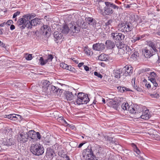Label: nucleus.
<instances>
[{
  "mask_svg": "<svg viewBox=\"0 0 160 160\" xmlns=\"http://www.w3.org/2000/svg\"><path fill=\"white\" fill-rule=\"evenodd\" d=\"M112 22V20H109L107 22H106L105 25L106 27L109 28L110 26H111V24Z\"/></svg>",
  "mask_w": 160,
  "mask_h": 160,
  "instance_id": "nucleus-46",
  "label": "nucleus"
},
{
  "mask_svg": "<svg viewBox=\"0 0 160 160\" xmlns=\"http://www.w3.org/2000/svg\"><path fill=\"white\" fill-rule=\"evenodd\" d=\"M67 69L69 70L70 71L72 72H75L76 71V70L75 69L74 67L71 66H68Z\"/></svg>",
  "mask_w": 160,
  "mask_h": 160,
  "instance_id": "nucleus-47",
  "label": "nucleus"
},
{
  "mask_svg": "<svg viewBox=\"0 0 160 160\" xmlns=\"http://www.w3.org/2000/svg\"><path fill=\"white\" fill-rule=\"evenodd\" d=\"M123 49L124 51V53H128V54H131V49L129 47L125 45Z\"/></svg>",
  "mask_w": 160,
  "mask_h": 160,
  "instance_id": "nucleus-36",
  "label": "nucleus"
},
{
  "mask_svg": "<svg viewBox=\"0 0 160 160\" xmlns=\"http://www.w3.org/2000/svg\"><path fill=\"white\" fill-rule=\"evenodd\" d=\"M77 26V24L76 23L72 22L69 24V30L73 33L78 32H79V30Z\"/></svg>",
  "mask_w": 160,
  "mask_h": 160,
  "instance_id": "nucleus-16",
  "label": "nucleus"
},
{
  "mask_svg": "<svg viewBox=\"0 0 160 160\" xmlns=\"http://www.w3.org/2000/svg\"><path fill=\"white\" fill-rule=\"evenodd\" d=\"M104 138L105 139V140H107V141H110V142L111 141H113V138H111L109 137L108 136L106 135H103Z\"/></svg>",
  "mask_w": 160,
  "mask_h": 160,
  "instance_id": "nucleus-48",
  "label": "nucleus"
},
{
  "mask_svg": "<svg viewBox=\"0 0 160 160\" xmlns=\"http://www.w3.org/2000/svg\"><path fill=\"white\" fill-rule=\"evenodd\" d=\"M138 53L137 52H135L131 55V58L133 59H135L138 56Z\"/></svg>",
  "mask_w": 160,
  "mask_h": 160,
  "instance_id": "nucleus-44",
  "label": "nucleus"
},
{
  "mask_svg": "<svg viewBox=\"0 0 160 160\" xmlns=\"http://www.w3.org/2000/svg\"><path fill=\"white\" fill-rule=\"evenodd\" d=\"M39 62L41 65H44L48 62L46 59H44L42 57H40L39 59Z\"/></svg>",
  "mask_w": 160,
  "mask_h": 160,
  "instance_id": "nucleus-37",
  "label": "nucleus"
},
{
  "mask_svg": "<svg viewBox=\"0 0 160 160\" xmlns=\"http://www.w3.org/2000/svg\"><path fill=\"white\" fill-rule=\"evenodd\" d=\"M117 89L119 91L121 92L128 91H132L131 90L128 88L124 87H122L120 86L117 87Z\"/></svg>",
  "mask_w": 160,
  "mask_h": 160,
  "instance_id": "nucleus-29",
  "label": "nucleus"
},
{
  "mask_svg": "<svg viewBox=\"0 0 160 160\" xmlns=\"http://www.w3.org/2000/svg\"><path fill=\"white\" fill-rule=\"evenodd\" d=\"M142 52L144 56L147 58H150L155 54V52L151 49H148L147 48H145L143 49Z\"/></svg>",
  "mask_w": 160,
  "mask_h": 160,
  "instance_id": "nucleus-11",
  "label": "nucleus"
},
{
  "mask_svg": "<svg viewBox=\"0 0 160 160\" xmlns=\"http://www.w3.org/2000/svg\"><path fill=\"white\" fill-rule=\"evenodd\" d=\"M105 5H106V6L104 8V12L106 15H109L113 13V11L112 9V8L114 9L118 8V6L112 3L108 2H100L99 3L98 9L102 14H103V9Z\"/></svg>",
  "mask_w": 160,
  "mask_h": 160,
  "instance_id": "nucleus-1",
  "label": "nucleus"
},
{
  "mask_svg": "<svg viewBox=\"0 0 160 160\" xmlns=\"http://www.w3.org/2000/svg\"><path fill=\"white\" fill-rule=\"evenodd\" d=\"M122 108L124 110H128L130 108V106L127 102H124L122 104Z\"/></svg>",
  "mask_w": 160,
  "mask_h": 160,
  "instance_id": "nucleus-34",
  "label": "nucleus"
},
{
  "mask_svg": "<svg viewBox=\"0 0 160 160\" xmlns=\"http://www.w3.org/2000/svg\"><path fill=\"white\" fill-rule=\"evenodd\" d=\"M53 58V57L51 54L49 55L47 57V58L46 59L48 61H48H52V59Z\"/></svg>",
  "mask_w": 160,
  "mask_h": 160,
  "instance_id": "nucleus-52",
  "label": "nucleus"
},
{
  "mask_svg": "<svg viewBox=\"0 0 160 160\" xmlns=\"http://www.w3.org/2000/svg\"><path fill=\"white\" fill-rule=\"evenodd\" d=\"M150 76L148 77V79L150 78H152L155 79L156 78L157 76V74L154 72H150L149 74Z\"/></svg>",
  "mask_w": 160,
  "mask_h": 160,
  "instance_id": "nucleus-42",
  "label": "nucleus"
},
{
  "mask_svg": "<svg viewBox=\"0 0 160 160\" xmlns=\"http://www.w3.org/2000/svg\"><path fill=\"white\" fill-rule=\"evenodd\" d=\"M116 45L118 49V52L120 54H124V51L123 48L125 46V44H123L120 41L116 42Z\"/></svg>",
  "mask_w": 160,
  "mask_h": 160,
  "instance_id": "nucleus-14",
  "label": "nucleus"
},
{
  "mask_svg": "<svg viewBox=\"0 0 160 160\" xmlns=\"http://www.w3.org/2000/svg\"><path fill=\"white\" fill-rule=\"evenodd\" d=\"M105 44L106 48L109 49H112L115 45L114 42L110 40H107L105 42Z\"/></svg>",
  "mask_w": 160,
  "mask_h": 160,
  "instance_id": "nucleus-25",
  "label": "nucleus"
},
{
  "mask_svg": "<svg viewBox=\"0 0 160 160\" xmlns=\"http://www.w3.org/2000/svg\"><path fill=\"white\" fill-rule=\"evenodd\" d=\"M118 30L124 32H131L133 29V27L132 23L129 22L122 23L118 25Z\"/></svg>",
  "mask_w": 160,
  "mask_h": 160,
  "instance_id": "nucleus-4",
  "label": "nucleus"
},
{
  "mask_svg": "<svg viewBox=\"0 0 160 160\" xmlns=\"http://www.w3.org/2000/svg\"><path fill=\"white\" fill-rule=\"evenodd\" d=\"M109 58L108 56L105 54H102L98 57V59L102 61L108 60Z\"/></svg>",
  "mask_w": 160,
  "mask_h": 160,
  "instance_id": "nucleus-28",
  "label": "nucleus"
},
{
  "mask_svg": "<svg viewBox=\"0 0 160 160\" xmlns=\"http://www.w3.org/2000/svg\"><path fill=\"white\" fill-rule=\"evenodd\" d=\"M145 86L148 89L151 88V84L149 83H146L145 84Z\"/></svg>",
  "mask_w": 160,
  "mask_h": 160,
  "instance_id": "nucleus-59",
  "label": "nucleus"
},
{
  "mask_svg": "<svg viewBox=\"0 0 160 160\" xmlns=\"http://www.w3.org/2000/svg\"><path fill=\"white\" fill-rule=\"evenodd\" d=\"M122 75L126 76H131L132 72V67L126 65L122 68Z\"/></svg>",
  "mask_w": 160,
  "mask_h": 160,
  "instance_id": "nucleus-10",
  "label": "nucleus"
},
{
  "mask_svg": "<svg viewBox=\"0 0 160 160\" xmlns=\"http://www.w3.org/2000/svg\"><path fill=\"white\" fill-rule=\"evenodd\" d=\"M131 146L132 147V149L134 152H135L138 155H139L141 153L140 150L138 148L137 146L134 143H131Z\"/></svg>",
  "mask_w": 160,
  "mask_h": 160,
  "instance_id": "nucleus-31",
  "label": "nucleus"
},
{
  "mask_svg": "<svg viewBox=\"0 0 160 160\" xmlns=\"http://www.w3.org/2000/svg\"><path fill=\"white\" fill-rule=\"evenodd\" d=\"M151 116V113L149 112V110L147 109L142 112L140 117L141 118L146 120L149 119Z\"/></svg>",
  "mask_w": 160,
  "mask_h": 160,
  "instance_id": "nucleus-20",
  "label": "nucleus"
},
{
  "mask_svg": "<svg viewBox=\"0 0 160 160\" xmlns=\"http://www.w3.org/2000/svg\"><path fill=\"white\" fill-rule=\"evenodd\" d=\"M64 95L65 99L67 101H71L73 100L75 98V96L72 92L69 91H65L64 92Z\"/></svg>",
  "mask_w": 160,
  "mask_h": 160,
  "instance_id": "nucleus-15",
  "label": "nucleus"
},
{
  "mask_svg": "<svg viewBox=\"0 0 160 160\" xmlns=\"http://www.w3.org/2000/svg\"><path fill=\"white\" fill-rule=\"evenodd\" d=\"M16 114H12L13 120H15L17 119L18 118L16 116Z\"/></svg>",
  "mask_w": 160,
  "mask_h": 160,
  "instance_id": "nucleus-63",
  "label": "nucleus"
},
{
  "mask_svg": "<svg viewBox=\"0 0 160 160\" xmlns=\"http://www.w3.org/2000/svg\"><path fill=\"white\" fill-rule=\"evenodd\" d=\"M49 90L51 93L54 95L59 96L60 94L62 92V90L59 89L58 87H56L53 85H51L49 87Z\"/></svg>",
  "mask_w": 160,
  "mask_h": 160,
  "instance_id": "nucleus-9",
  "label": "nucleus"
},
{
  "mask_svg": "<svg viewBox=\"0 0 160 160\" xmlns=\"http://www.w3.org/2000/svg\"><path fill=\"white\" fill-rule=\"evenodd\" d=\"M135 78H132V85L134 88L136 86H137V85H136L135 84Z\"/></svg>",
  "mask_w": 160,
  "mask_h": 160,
  "instance_id": "nucleus-56",
  "label": "nucleus"
},
{
  "mask_svg": "<svg viewBox=\"0 0 160 160\" xmlns=\"http://www.w3.org/2000/svg\"><path fill=\"white\" fill-rule=\"evenodd\" d=\"M28 20L24 17L23 15L22 18H19L18 20L17 24L21 30H23L25 28L28 29Z\"/></svg>",
  "mask_w": 160,
  "mask_h": 160,
  "instance_id": "nucleus-6",
  "label": "nucleus"
},
{
  "mask_svg": "<svg viewBox=\"0 0 160 160\" xmlns=\"http://www.w3.org/2000/svg\"><path fill=\"white\" fill-rule=\"evenodd\" d=\"M86 22L88 24L92 26L93 27L96 26V20L91 17H87L85 18Z\"/></svg>",
  "mask_w": 160,
  "mask_h": 160,
  "instance_id": "nucleus-22",
  "label": "nucleus"
},
{
  "mask_svg": "<svg viewBox=\"0 0 160 160\" xmlns=\"http://www.w3.org/2000/svg\"><path fill=\"white\" fill-rule=\"evenodd\" d=\"M28 135L26 132H22L18 136V140L21 143L26 142L28 140Z\"/></svg>",
  "mask_w": 160,
  "mask_h": 160,
  "instance_id": "nucleus-8",
  "label": "nucleus"
},
{
  "mask_svg": "<svg viewBox=\"0 0 160 160\" xmlns=\"http://www.w3.org/2000/svg\"><path fill=\"white\" fill-rule=\"evenodd\" d=\"M148 46L150 48V49L152 48V50L155 52H158V50L156 48V44L152 41H149L148 42Z\"/></svg>",
  "mask_w": 160,
  "mask_h": 160,
  "instance_id": "nucleus-27",
  "label": "nucleus"
},
{
  "mask_svg": "<svg viewBox=\"0 0 160 160\" xmlns=\"http://www.w3.org/2000/svg\"><path fill=\"white\" fill-rule=\"evenodd\" d=\"M30 150L33 154L36 156L42 155L44 151L43 146L38 143L35 142L31 145Z\"/></svg>",
  "mask_w": 160,
  "mask_h": 160,
  "instance_id": "nucleus-2",
  "label": "nucleus"
},
{
  "mask_svg": "<svg viewBox=\"0 0 160 160\" xmlns=\"http://www.w3.org/2000/svg\"><path fill=\"white\" fill-rule=\"evenodd\" d=\"M55 154L54 151L51 148H47L46 155L48 158H52Z\"/></svg>",
  "mask_w": 160,
  "mask_h": 160,
  "instance_id": "nucleus-19",
  "label": "nucleus"
},
{
  "mask_svg": "<svg viewBox=\"0 0 160 160\" xmlns=\"http://www.w3.org/2000/svg\"><path fill=\"white\" fill-rule=\"evenodd\" d=\"M110 37L115 42L116 41H122L125 38V35L122 33L114 32L111 33Z\"/></svg>",
  "mask_w": 160,
  "mask_h": 160,
  "instance_id": "nucleus-7",
  "label": "nucleus"
},
{
  "mask_svg": "<svg viewBox=\"0 0 160 160\" xmlns=\"http://www.w3.org/2000/svg\"><path fill=\"white\" fill-rule=\"evenodd\" d=\"M28 29H31L32 26H36L38 24H39L40 22V19L37 18H36L30 21L28 20Z\"/></svg>",
  "mask_w": 160,
  "mask_h": 160,
  "instance_id": "nucleus-12",
  "label": "nucleus"
},
{
  "mask_svg": "<svg viewBox=\"0 0 160 160\" xmlns=\"http://www.w3.org/2000/svg\"><path fill=\"white\" fill-rule=\"evenodd\" d=\"M36 14L33 13H32L31 14H27L24 15L25 18H26V19L30 20L32 18H33L36 16Z\"/></svg>",
  "mask_w": 160,
  "mask_h": 160,
  "instance_id": "nucleus-35",
  "label": "nucleus"
},
{
  "mask_svg": "<svg viewBox=\"0 0 160 160\" xmlns=\"http://www.w3.org/2000/svg\"><path fill=\"white\" fill-rule=\"evenodd\" d=\"M144 37V35H142L141 36H137V37H133L131 40L132 42H135L143 38Z\"/></svg>",
  "mask_w": 160,
  "mask_h": 160,
  "instance_id": "nucleus-33",
  "label": "nucleus"
},
{
  "mask_svg": "<svg viewBox=\"0 0 160 160\" xmlns=\"http://www.w3.org/2000/svg\"><path fill=\"white\" fill-rule=\"evenodd\" d=\"M85 53L88 55H90L92 53V51L86 47H85L84 49Z\"/></svg>",
  "mask_w": 160,
  "mask_h": 160,
  "instance_id": "nucleus-40",
  "label": "nucleus"
},
{
  "mask_svg": "<svg viewBox=\"0 0 160 160\" xmlns=\"http://www.w3.org/2000/svg\"><path fill=\"white\" fill-rule=\"evenodd\" d=\"M105 45L102 43H96L93 44L92 46L93 49L96 51H101L103 50Z\"/></svg>",
  "mask_w": 160,
  "mask_h": 160,
  "instance_id": "nucleus-13",
  "label": "nucleus"
},
{
  "mask_svg": "<svg viewBox=\"0 0 160 160\" xmlns=\"http://www.w3.org/2000/svg\"><path fill=\"white\" fill-rule=\"evenodd\" d=\"M7 117L9 119L13 120L12 114L8 115V116Z\"/></svg>",
  "mask_w": 160,
  "mask_h": 160,
  "instance_id": "nucleus-60",
  "label": "nucleus"
},
{
  "mask_svg": "<svg viewBox=\"0 0 160 160\" xmlns=\"http://www.w3.org/2000/svg\"><path fill=\"white\" fill-rule=\"evenodd\" d=\"M130 112L132 114H136L137 111V108L134 107H130L129 108Z\"/></svg>",
  "mask_w": 160,
  "mask_h": 160,
  "instance_id": "nucleus-39",
  "label": "nucleus"
},
{
  "mask_svg": "<svg viewBox=\"0 0 160 160\" xmlns=\"http://www.w3.org/2000/svg\"><path fill=\"white\" fill-rule=\"evenodd\" d=\"M89 101V99L87 94L82 92H79L77 95L76 103L78 105L87 104Z\"/></svg>",
  "mask_w": 160,
  "mask_h": 160,
  "instance_id": "nucleus-3",
  "label": "nucleus"
},
{
  "mask_svg": "<svg viewBox=\"0 0 160 160\" xmlns=\"http://www.w3.org/2000/svg\"><path fill=\"white\" fill-rule=\"evenodd\" d=\"M113 141H111V142H112V143H114L116 145H117L118 144V142H116L115 140V138H113Z\"/></svg>",
  "mask_w": 160,
  "mask_h": 160,
  "instance_id": "nucleus-61",
  "label": "nucleus"
},
{
  "mask_svg": "<svg viewBox=\"0 0 160 160\" xmlns=\"http://www.w3.org/2000/svg\"><path fill=\"white\" fill-rule=\"evenodd\" d=\"M150 96L152 98H158L160 97L159 94L155 92H154L152 94H150Z\"/></svg>",
  "mask_w": 160,
  "mask_h": 160,
  "instance_id": "nucleus-41",
  "label": "nucleus"
},
{
  "mask_svg": "<svg viewBox=\"0 0 160 160\" xmlns=\"http://www.w3.org/2000/svg\"><path fill=\"white\" fill-rule=\"evenodd\" d=\"M84 69L86 71H88L89 70V67L87 66H84Z\"/></svg>",
  "mask_w": 160,
  "mask_h": 160,
  "instance_id": "nucleus-62",
  "label": "nucleus"
},
{
  "mask_svg": "<svg viewBox=\"0 0 160 160\" xmlns=\"http://www.w3.org/2000/svg\"><path fill=\"white\" fill-rule=\"evenodd\" d=\"M122 68L117 69L114 70V74L116 78H119L122 75Z\"/></svg>",
  "mask_w": 160,
  "mask_h": 160,
  "instance_id": "nucleus-26",
  "label": "nucleus"
},
{
  "mask_svg": "<svg viewBox=\"0 0 160 160\" xmlns=\"http://www.w3.org/2000/svg\"><path fill=\"white\" fill-rule=\"evenodd\" d=\"M11 132V129H10L8 128L5 127L3 130L2 132L6 135H8Z\"/></svg>",
  "mask_w": 160,
  "mask_h": 160,
  "instance_id": "nucleus-38",
  "label": "nucleus"
},
{
  "mask_svg": "<svg viewBox=\"0 0 160 160\" xmlns=\"http://www.w3.org/2000/svg\"><path fill=\"white\" fill-rule=\"evenodd\" d=\"M35 141H36L37 139H40L41 138V135L38 132H35Z\"/></svg>",
  "mask_w": 160,
  "mask_h": 160,
  "instance_id": "nucleus-49",
  "label": "nucleus"
},
{
  "mask_svg": "<svg viewBox=\"0 0 160 160\" xmlns=\"http://www.w3.org/2000/svg\"><path fill=\"white\" fill-rule=\"evenodd\" d=\"M59 29H60V32L64 34L68 33L69 30V28L66 24H64L60 26Z\"/></svg>",
  "mask_w": 160,
  "mask_h": 160,
  "instance_id": "nucleus-23",
  "label": "nucleus"
},
{
  "mask_svg": "<svg viewBox=\"0 0 160 160\" xmlns=\"http://www.w3.org/2000/svg\"><path fill=\"white\" fill-rule=\"evenodd\" d=\"M94 75L95 76H97L98 78H102V76L99 73L97 72H94Z\"/></svg>",
  "mask_w": 160,
  "mask_h": 160,
  "instance_id": "nucleus-51",
  "label": "nucleus"
},
{
  "mask_svg": "<svg viewBox=\"0 0 160 160\" xmlns=\"http://www.w3.org/2000/svg\"><path fill=\"white\" fill-rule=\"evenodd\" d=\"M41 32L45 35L50 33L51 32V29L49 26L47 25H43L41 28Z\"/></svg>",
  "mask_w": 160,
  "mask_h": 160,
  "instance_id": "nucleus-18",
  "label": "nucleus"
},
{
  "mask_svg": "<svg viewBox=\"0 0 160 160\" xmlns=\"http://www.w3.org/2000/svg\"><path fill=\"white\" fill-rule=\"evenodd\" d=\"M13 22L12 20H8L7 22H6V24L10 26L11 24H13Z\"/></svg>",
  "mask_w": 160,
  "mask_h": 160,
  "instance_id": "nucleus-53",
  "label": "nucleus"
},
{
  "mask_svg": "<svg viewBox=\"0 0 160 160\" xmlns=\"http://www.w3.org/2000/svg\"><path fill=\"white\" fill-rule=\"evenodd\" d=\"M135 78H132V85L134 88L136 86H137V85H136L135 84Z\"/></svg>",
  "mask_w": 160,
  "mask_h": 160,
  "instance_id": "nucleus-55",
  "label": "nucleus"
},
{
  "mask_svg": "<svg viewBox=\"0 0 160 160\" xmlns=\"http://www.w3.org/2000/svg\"><path fill=\"white\" fill-rule=\"evenodd\" d=\"M110 104H111V106L113 107L114 108L116 109L118 108V104L116 102L112 101L110 102Z\"/></svg>",
  "mask_w": 160,
  "mask_h": 160,
  "instance_id": "nucleus-43",
  "label": "nucleus"
},
{
  "mask_svg": "<svg viewBox=\"0 0 160 160\" xmlns=\"http://www.w3.org/2000/svg\"><path fill=\"white\" fill-rule=\"evenodd\" d=\"M3 144L7 146L13 145L15 143L14 140L12 138L4 139L3 140Z\"/></svg>",
  "mask_w": 160,
  "mask_h": 160,
  "instance_id": "nucleus-24",
  "label": "nucleus"
},
{
  "mask_svg": "<svg viewBox=\"0 0 160 160\" xmlns=\"http://www.w3.org/2000/svg\"><path fill=\"white\" fill-rule=\"evenodd\" d=\"M0 46L5 48L6 47V46H5V45L4 43L2 42H1L0 40Z\"/></svg>",
  "mask_w": 160,
  "mask_h": 160,
  "instance_id": "nucleus-58",
  "label": "nucleus"
},
{
  "mask_svg": "<svg viewBox=\"0 0 160 160\" xmlns=\"http://www.w3.org/2000/svg\"><path fill=\"white\" fill-rule=\"evenodd\" d=\"M26 59L27 60H30L32 58V54H27L26 55Z\"/></svg>",
  "mask_w": 160,
  "mask_h": 160,
  "instance_id": "nucleus-45",
  "label": "nucleus"
},
{
  "mask_svg": "<svg viewBox=\"0 0 160 160\" xmlns=\"http://www.w3.org/2000/svg\"><path fill=\"white\" fill-rule=\"evenodd\" d=\"M53 36L55 38V41L57 43L59 42L61 40L62 35V34L58 31L55 32L53 33Z\"/></svg>",
  "mask_w": 160,
  "mask_h": 160,
  "instance_id": "nucleus-21",
  "label": "nucleus"
},
{
  "mask_svg": "<svg viewBox=\"0 0 160 160\" xmlns=\"http://www.w3.org/2000/svg\"><path fill=\"white\" fill-rule=\"evenodd\" d=\"M68 65L65 64L64 63H61L60 64V66L61 67L63 68L66 69H67V67Z\"/></svg>",
  "mask_w": 160,
  "mask_h": 160,
  "instance_id": "nucleus-50",
  "label": "nucleus"
},
{
  "mask_svg": "<svg viewBox=\"0 0 160 160\" xmlns=\"http://www.w3.org/2000/svg\"><path fill=\"white\" fill-rule=\"evenodd\" d=\"M148 80L151 81L153 86L152 87V89L155 90L156 89V87H157L158 85V84L156 82L155 79H153L152 78H149Z\"/></svg>",
  "mask_w": 160,
  "mask_h": 160,
  "instance_id": "nucleus-32",
  "label": "nucleus"
},
{
  "mask_svg": "<svg viewBox=\"0 0 160 160\" xmlns=\"http://www.w3.org/2000/svg\"><path fill=\"white\" fill-rule=\"evenodd\" d=\"M134 88L138 91L141 92L142 90V89L141 88H139L138 86L137 85Z\"/></svg>",
  "mask_w": 160,
  "mask_h": 160,
  "instance_id": "nucleus-57",
  "label": "nucleus"
},
{
  "mask_svg": "<svg viewBox=\"0 0 160 160\" xmlns=\"http://www.w3.org/2000/svg\"><path fill=\"white\" fill-rule=\"evenodd\" d=\"M42 84L43 85L42 87L47 89L48 88L49 89V87L50 86L51 83L49 81L47 80H44L42 81Z\"/></svg>",
  "mask_w": 160,
  "mask_h": 160,
  "instance_id": "nucleus-30",
  "label": "nucleus"
},
{
  "mask_svg": "<svg viewBox=\"0 0 160 160\" xmlns=\"http://www.w3.org/2000/svg\"><path fill=\"white\" fill-rule=\"evenodd\" d=\"M15 28V27L14 25L12 24L10 27V29L11 30H13Z\"/></svg>",
  "mask_w": 160,
  "mask_h": 160,
  "instance_id": "nucleus-64",
  "label": "nucleus"
},
{
  "mask_svg": "<svg viewBox=\"0 0 160 160\" xmlns=\"http://www.w3.org/2000/svg\"><path fill=\"white\" fill-rule=\"evenodd\" d=\"M35 132L33 130L29 131L28 132V139L30 138L29 139V142H35Z\"/></svg>",
  "mask_w": 160,
  "mask_h": 160,
  "instance_id": "nucleus-17",
  "label": "nucleus"
},
{
  "mask_svg": "<svg viewBox=\"0 0 160 160\" xmlns=\"http://www.w3.org/2000/svg\"><path fill=\"white\" fill-rule=\"evenodd\" d=\"M20 14V12L19 11H17L14 13L13 16V18H15L17 16L19 15Z\"/></svg>",
  "mask_w": 160,
  "mask_h": 160,
  "instance_id": "nucleus-54",
  "label": "nucleus"
},
{
  "mask_svg": "<svg viewBox=\"0 0 160 160\" xmlns=\"http://www.w3.org/2000/svg\"><path fill=\"white\" fill-rule=\"evenodd\" d=\"M82 155L86 160H97L91 148H87L84 150L82 153Z\"/></svg>",
  "mask_w": 160,
  "mask_h": 160,
  "instance_id": "nucleus-5",
  "label": "nucleus"
}]
</instances>
